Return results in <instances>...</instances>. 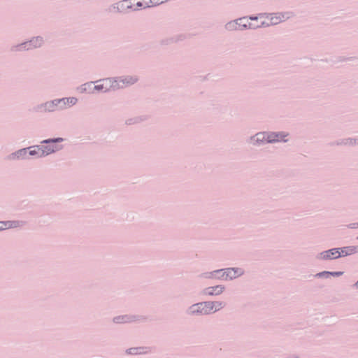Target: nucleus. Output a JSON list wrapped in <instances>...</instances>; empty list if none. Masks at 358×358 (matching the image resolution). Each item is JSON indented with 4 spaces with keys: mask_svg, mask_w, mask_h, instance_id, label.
Masks as SVG:
<instances>
[{
    "mask_svg": "<svg viewBox=\"0 0 358 358\" xmlns=\"http://www.w3.org/2000/svg\"><path fill=\"white\" fill-rule=\"evenodd\" d=\"M148 320V317L145 315H117L113 318V322L117 324H122L133 322H146Z\"/></svg>",
    "mask_w": 358,
    "mask_h": 358,
    "instance_id": "7ed1b4c3",
    "label": "nucleus"
},
{
    "mask_svg": "<svg viewBox=\"0 0 358 358\" xmlns=\"http://www.w3.org/2000/svg\"><path fill=\"white\" fill-rule=\"evenodd\" d=\"M119 76L117 77H110L103 79H99L96 81V83H106V84H108V88H110V90H117L122 89L121 83L119 82Z\"/></svg>",
    "mask_w": 358,
    "mask_h": 358,
    "instance_id": "9b49d317",
    "label": "nucleus"
},
{
    "mask_svg": "<svg viewBox=\"0 0 358 358\" xmlns=\"http://www.w3.org/2000/svg\"><path fill=\"white\" fill-rule=\"evenodd\" d=\"M26 223L27 222L23 220H8L6 221V226L8 229L18 228L24 227Z\"/></svg>",
    "mask_w": 358,
    "mask_h": 358,
    "instance_id": "5701e85b",
    "label": "nucleus"
},
{
    "mask_svg": "<svg viewBox=\"0 0 358 358\" xmlns=\"http://www.w3.org/2000/svg\"><path fill=\"white\" fill-rule=\"evenodd\" d=\"M20 47V46L19 44L12 45L10 48V50L13 52H22L21 48Z\"/></svg>",
    "mask_w": 358,
    "mask_h": 358,
    "instance_id": "f704fd0d",
    "label": "nucleus"
},
{
    "mask_svg": "<svg viewBox=\"0 0 358 358\" xmlns=\"http://www.w3.org/2000/svg\"><path fill=\"white\" fill-rule=\"evenodd\" d=\"M339 248H334L327 250L322 251L316 255L318 260H333L340 258Z\"/></svg>",
    "mask_w": 358,
    "mask_h": 358,
    "instance_id": "6e6552de",
    "label": "nucleus"
},
{
    "mask_svg": "<svg viewBox=\"0 0 358 358\" xmlns=\"http://www.w3.org/2000/svg\"><path fill=\"white\" fill-rule=\"evenodd\" d=\"M8 229L6 226V221H0V231Z\"/></svg>",
    "mask_w": 358,
    "mask_h": 358,
    "instance_id": "e433bc0d",
    "label": "nucleus"
},
{
    "mask_svg": "<svg viewBox=\"0 0 358 358\" xmlns=\"http://www.w3.org/2000/svg\"><path fill=\"white\" fill-rule=\"evenodd\" d=\"M28 157H35L36 158H42V156L40 155V150L38 148H36V145H32L28 147Z\"/></svg>",
    "mask_w": 358,
    "mask_h": 358,
    "instance_id": "393cba45",
    "label": "nucleus"
},
{
    "mask_svg": "<svg viewBox=\"0 0 358 358\" xmlns=\"http://www.w3.org/2000/svg\"><path fill=\"white\" fill-rule=\"evenodd\" d=\"M223 280H232L244 274V271L238 267H229L222 268Z\"/></svg>",
    "mask_w": 358,
    "mask_h": 358,
    "instance_id": "0eeeda50",
    "label": "nucleus"
},
{
    "mask_svg": "<svg viewBox=\"0 0 358 358\" xmlns=\"http://www.w3.org/2000/svg\"><path fill=\"white\" fill-rule=\"evenodd\" d=\"M225 287L222 285H217L213 287H208L202 290V294L205 296H218L223 293Z\"/></svg>",
    "mask_w": 358,
    "mask_h": 358,
    "instance_id": "ddd939ff",
    "label": "nucleus"
},
{
    "mask_svg": "<svg viewBox=\"0 0 358 358\" xmlns=\"http://www.w3.org/2000/svg\"><path fill=\"white\" fill-rule=\"evenodd\" d=\"M105 83H99L94 84L93 90L94 93L95 92H109L110 88H108L107 84H104Z\"/></svg>",
    "mask_w": 358,
    "mask_h": 358,
    "instance_id": "b1692460",
    "label": "nucleus"
},
{
    "mask_svg": "<svg viewBox=\"0 0 358 358\" xmlns=\"http://www.w3.org/2000/svg\"><path fill=\"white\" fill-rule=\"evenodd\" d=\"M267 143H287L289 134L287 131H266Z\"/></svg>",
    "mask_w": 358,
    "mask_h": 358,
    "instance_id": "423d86ee",
    "label": "nucleus"
},
{
    "mask_svg": "<svg viewBox=\"0 0 358 358\" xmlns=\"http://www.w3.org/2000/svg\"><path fill=\"white\" fill-rule=\"evenodd\" d=\"M185 39V36L183 34L176 35L170 38H167L161 41L162 45H171L172 43H178Z\"/></svg>",
    "mask_w": 358,
    "mask_h": 358,
    "instance_id": "6ab92c4d",
    "label": "nucleus"
},
{
    "mask_svg": "<svg viewBox=\"0 0 358 358\" xmlns=\"http://www.w3.org/2000/svg\"><path fill=\"white\" fill-rule=\"evenodd\" d=\"M338 248L340 249L339 250V253L341 254L340 257H346V256L358 252V246L352 245V246H345V247H342V248Z\"/></svg>",
    "mask_w": 358,
    "mask_h": 358,
    "instance_id": "a211bd4d",
    "label": "nucleus"
},
{
    "mask_svg": "<svg viewBox=\"0 0 358 358\" xmlns=\"http://www.w3.org/2000/svg\"><path fill=\"white\" fill-rule=\"evenodd\" d=\"M129 1V0H124V1H123L119 2V3H117V6H114V8H115V9H117V10L118 12H121V11H122V8H123V6H124V4L125 3H127Z\"/></svg>",
    "mask_w": 358,
    "mask_h": 358,
    "instance_id": "2f4dec72",
    "label": "nucleus"
},
{
    "mask_svg": "<svg viewBox=\"0 0 358 358\" xmlns=\"http://www.w3.org/2000/svg\"><path fill=\"white\" fill-rule=\"evenodd\" d=\"M19 45L20 46V48H21L22 52L30 50V44H29L28 41L21 43Z\"/></svg>",
    "mask_w": 358,
    "mask_h": 358,
    "instance_id": "7c9ffc66",
    "label": "nucleus"
},
{
    "mask_svg": "<svg viewBox=\"0 0 358 358\" xmlns=\"http://www.w3.org/2000/svg\"><path fill=\"white\" fill-rule=\"evenodd\" d=\"M160 4H161V3H160L159 0H143V1H138L136 3V6L140 7V8H149V7H152V6H158Z\"/></svg>",
    "mask_w": 358,
    "mask_h": 358,
    "instance_id": "4be33fe9",
    "label": "nucleus"
},
{
    "mask_svg": "<svg viewBox=\"0 0 358 358\" xmlns=\"http://www.w3.org/2000/svg\"><path fill=\"white\" fill-rule=\"evenodd\" d=\"M28 43L30 44V50H33L41 47L44 43V39L40 36H34L28 41Z\"/></svg>",
    "mask_w": 358,
    "mask_h": 358,
    "instance_id": "412c9836",
    "label": "nucleus"
},
{
    "mask_svg": "<svg viewBox=\"0 0 358 358\" xmlns=\"http://www.w3.org/2000/svg\"><path fill=\"white\" fill-rule=\"evenodd\" d=\"M353 287L358 289V280L353 285Z\"/></svg>",
    "mask_w": 358,
    "mask_h": 358,
    "instance_id": "4c0bfd02",
    "label": "nucleus"
},
{
    "mask_svg": "<svg viewBox=\"0 0 358 358\" xmlns=\"http://www.w3.org/2000/svg\"><path fill=\"white\" fill-rule=\"evenodd\" d=\"M33 111L38 113H46L45 102L37 104L34 106Z\"/></svg>",
    "mask_w": 358,
    "mask_h": 358,
    "instance_id": "bb28decb",
    "label": "nucleus"
},
{
    "mask_svg": "<svg viewBox=\"0 0 358 358\" xmlns=\"http://www.w3.org/2000/svg\"><path fill=\"white\" fill-rule=\"evenodd\" d=\"M206 301H201L192 304L186 309V315L189 317H196L209 315L208 308H206V306L204 305Z\"/></svg>",
    "mask_w": 358,
    "mask_h": 358,
    "instance_id": "39448f33",
    "label": "nucleus"
},
{
    "mask_svg": "<svg viewBox=\"0 0 358 358\" xmlns=\"http://www.w3.org/2000/svg\"><path fill=\"white\" fill-rule=\"evenodd\" d=\"M355 145L358 144V139L354 138H348L344 140H342L340 142L337 143V145Z\"/></svg>",
    "mask_w": 358,
    "mask_h": 358,
    "instance_id": "a878e982",
    "label": "nucleus"
},
{
    "mask_svg": "<svg viewBox=\"0 0 358 358\" xmlns=\"http://www.w3.org/2000/svg\"><path fill=\"white\" fill-rule=\"evenodd\" d=\"M271 26H273V24H271V21L269 22H266V21H262L259 25H257V26L255 25V29H257L259 28L269 27Z\"/></svg>",
    "mask_w": 358,
    "mask_h": 358,
    "instance_id": "c756f323",
    "label": "nucleus"
},
{
    "mask_svg": "<svg viewBox=\"0 0 358 358\" xmlns=\"http://www.w3.org/2000/svg\"><path fill=\"white\" fill-rule=\"evenodd\" d=\"M247 143L256 147L264 145L265 143H267L266 131H259L251 136L247 140Z\"/></svg>",
    "mask_w": 358,
    "mask_h": 358,
    "instance_id": "1a4fd4ad",
    "label": "nucleus"
},
{
    "mask_svg": "<svg viewBox=\"0 0 358 358\" xmlns=\"http://www.w3.org/2000/svg\"><path fill=\"white\" fill-rule=\"evenodd\" d=\"M255 25L247 22V17H241L229 21L224 24V29L227 31H243L248 29H255Z\"/></svg>",
    "mask_w": 358,
    "mask_h": 358,
    "instance_id": "f03ea898",
    "label": "nucleus"
},
{
    "mask_svg": "<svg viewBox=\"0 0 358 358\" xmlns=\"http://www.w3.org/2000/svg\"><path fill=\"white\" fill-rule=\"evenodd\" d=\"M294 16V14L292 11L273 13L271 18V24L273 26L277 25L280 22L293 17Z\"/></svg>",
    "mask_w": 358,
    "mask_h": 358,
    "instance_id": "9d476101",
    "label": "nucleus"
},
{
    "mask_svg": "<svg viewBox=\"0 0 358 358\" xmlns=\"http://www.w3.org/2000/svg\"><path fill=\"white\" fill-rule=\"evenodd\" d=\"M126 8H127V9H131V8H132V5H131V4H129V5H127V6H126Z\"/></svg>",
    "mask_w": 358,
    "mask_h": 358,
    "instance_id": "58836bf2",
    "label": "nucleus"
},
{
    "mask_svg": "<svg viewBox=\"0 0 358 358\" xmlns=\"http://www.w3.org/2000/svg\"><path fill=\"white\" fill-rule=\"evenodd\" d=\"M357 239H358V236H357Z\"/></svg>",
    "mask_w": 358,
    "mask_h": 358,
    "instance_id": "ea45409f",
    "label": "nucleus"
},
{
    "mask_svg": "<svg viewBox=\"0 0 358 358\" xmlns=\"http://www.w3.org/2000/svg\"><path fill=\"white\" fill-rule=\"evenodd\" d=\"M64 141L62 137L47 138L41 142V145H36L40 150V155L45 157L50 154L55 153L63 149L62 145L58 143Z\"/></svg>",
    "mask_w": 358,
    "mask_h": 358,
    "instance_id": "f257e3e1",
    "label": "nucleus"
},
{
    "mask_svg": "<svg viewBox=\"0 0 358 358\" xmlns=\"http://www.w3.org/2000/svg\"><path fill=\"white\" fill-rule=\"evenodd\" d=\"M45 110L46 113H52L56 112L50 100L45 101Z\"/></svg>",
    "mask_w": 358,
    "mask_h": 358,
    "instance_id": "cd10ccee",
    "label": "nucleus"
},
{
    "mask_svg": "<svg viewBox=\"0 0 358 358\" xmlns=\"http://www.w3.org/2000/svg\"><path fill=\"white\" fill-rule=\"evenodd\" d=\"M244 17H247V22H248V20L252 21H256L259 18V14L257 15H248Z\"/></svg>",
    "mask_w": 358,
    "mask_h": 358,
    "instance_id": "c9c22d12",
    "label": "nucleus"
},
{
    "mask_svg": "<svg viewBox=\"0 0 358 358\" xmlns=\"http://www.w3.org/2000/svg\"><path fill=\"white\" fill-rule=\"evenodd\" d=\"M96 83V81H90L85 83L80 86L78 87V90L79 92L83 94V93H88V94H94V84Z\"/></svg>",
    "mask_w": 358,
    "mask_h": 358,
    "instance_id": "aec40b11",
    "label": "nucleus"
},
{
    "mask_svg": "<svg viewBox=\"0 0 358 358\" xmlns=\"http://www.w3.org/2000/svg\"><path fill=\"white\" fill-rule=\"evenodd\" d=\"M150 351V347L141 346L128 348L125 350V353L128 355H140L147 354Z\"/></svg>",
    "mask_w": 358,
    "mask_h": 358,
    "instance_id": "f3484780",
    "label": "nucleus"
},
{
    "mask_svg": "<svg viewBox=\"0 0 358 358\" xmlns=\"http://www.w3.org/2000/svg\"><path fill=\"white\" fill-rule=\"evenodd\" d=\"M343 274V271H329V277H339Z\"/></svg>",
    "mask_w": 358,
    "mask_h": 358,
    "instance_id": "72a5a7b5",
    "label": "nucleus"
},
{
    "mask_svg": "<svg viewBox=\"0 0 358 358\" xmlns=\"http://www.w3.org/2000/svg\"><path fill=\"white\" fill-rule=\"evenodd\" d=\"M208 308L209 315L219 311L225 306V303L220 301H206V303Z\"/></svg>",
    "mask_w": 358,
    "mask_h": 358,
    "instance_id": "dca6fc26",
    "label": "nucleus"
},
{
    "mask_svg": "<svg viewBox=\"0 0 358 358\" xmlns=\"http://www.w3.org/2000/svg\"><path fill=\"white\" fill-rule=\"evenodd\" d=\"M50 101L55 111H62L75 106L78 103V99L76 97L71 96L57 98Z\"/></svg>",
    "mask_w": 358,
    "mask_h": 358,
    "instance_id": "20e7f679",
    "label": "nucleus"
},
{
    "mask_svg": "<svg viewBox=\"0 0 358 358\" xmlns=\"http://www.w3.org/2000/svg\"><path fill=\"white\" fill-rule=\"evenodd\" d=\"M315 278H329V271H322V272H319L316 274H315L313 275Z\"/></svg>",
    "mask_w": 358,
    "mask_h": 358,
    "instance_id": "c85d7f7f",
    "label": "nucleus"
},
{
    "mask_svg": "<svg viewBox=\"0 0 358 358\" xmlns=\"http://www.w3.org/2000/svg\"><path fill=\"white\" fill-rule=\"evenodd\" d=\"M222 268L201 273L199 277L203 279L223 280Z\"/></svg>",
    "mask_w": 358,
    "mask_h": 358,
    "instance_id": "f8f14e48",
    "label": "nucleus"
},
{
    "mask_svg": "<svg viewBox=\"0 0 358 358\" xmlns=\"http://www.w3.org/2000/svg\"><path fill=\"white\" fill-rule=\"evenodd\" d=\"M119 82L121 83L122 89L130 87L136 84L139 78L136 75H127L119 76Z\"/></svg>",
    "mask_w": 358,
    "mask_h": 358,
    "instance_id": "4468645a",
    "label": "nucleus"
},
{
    "mask_svg": "<svg viewBox=\"0 0 358 358\" xmlns=\"http://www.w3.org/2000/svg\"><path fill=\"white\" fill-rule=\"evenodd\" d=\"M29 148H24L12 152L8 156L9 160H24L28 159V150Z\"/></svg>",
    "mask_w": 358,
    "mask_h": 358,
    "instance_id": "2eb2a0df",
    "label": "nucleus"
},
{
    "mask_svg": "<svg viewBox=\"0 0 358 358\" xmlns=\"http://www.w3.org/2000/svg\"><path fill=\"white\" fill-rule=\"evenodd\" d=\"M273 13H259V18L265 17L271 21Z\"/></svg>",
    "mask_w": 358,
    "mask_h": 358,
    "instance_id": "473e14b6",
    "label": "nucleus"
}]
</instances>
